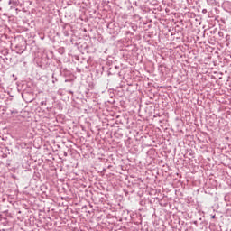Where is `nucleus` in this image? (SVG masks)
<instances>
[{
  "label": "nucleus",
  "mask_w": 231,
  "mask_h": 231,
  "mask_svg": "<svg viewBox=\"0 0 231 231\" xmlns=\"http://www.w3.org/2000/svg\"><path fill=\"white\" fill-rule=\"evenodd\" d=\"M207 3L209 6H217V2L216 0H207Z\"/></svg>",
  "instance_id": "obj_1"
},
{
  "label": "nucleus",
  "mask_w": 231,
  "mask_h": 231,
  "mask_svg": "<svg viewBox=\"0 0 231 231\" xmlns=\"http://www.w3.org/2000/svg\"><path fill=\"white\" fill-rule=\"evenodd\" d=\"M46 102H47V100L45 99V100H43V101H42L41 102V106H46Z\"/></svg>",
  "instance_id": "obj_2"
},
{
  "label": "nucleus",
  "mask_w": 231,
  "mask_h": 231,
  "mask_svg": "<svg viewBox=\"0 0 231 231\" xmlns=\"http://www.w3.org/2000/svg\"><path fill=\"white\" fill-rule=\"evenodd\" d=\"M202 14H207V9H203Z\"/></svg>",
  "instance_id": "obj_3"
},
{
  "label": "nucleus",
  "mask_w": 231,
  "mask_h": 231,
  "mask_svg": "<svg viewBox=\"0 0 231 231\" xmlns=\"http://www.w3.org/2000/svg\"><path fill=\"white\" fill-rule=\"evenodd\" d=\"M226 40L230 39V35H226Z\"/></svg>",
  "instance_id": "obj_4"
},
{
  "label": "nucleus",
  "mask_w": 231,
  "mask_h": 231,
  "mask_svg": "<svg viewBox=\"0 0 231 231\" xmlns=\"http://www.w3.org/2000/svg\"><path fill=\"white\" fill-rule=\"evenodd\" d=\"M26 102H33V99L26 100Z\"/></svg>",
  "instance_id": "obj_5"
},
{
  "label": "nucleus",
  "mask_w": 231,
  "mask_h": 231,
  "mask_svg": "<svg viewBox=\"0 0 231 231\" xmlns=\"http://www.w3.org/2000/svg\"><path fill=\"white\" fill-rule=\"evenodd\" d=\"M211 217L212 219H216V215H213Z\"/></svg>",
  "instance_id": "obj_6"
},
{
  "label": "nucleus",
  "mask_w": 231,
  "mask_h": 231,
  "mask_svg": "<svg viewBox=\"0 0 231 231\" xmlns=\"http://www.w3.org/2000/svg\"><path fill=\"white\" fill-rule=\"evenodd\" d=\"M194 225H198V221H195V222H194Z\"/></svg>",
  "instance_id": "obj_7"
},
{
  "label": "nucleus",
  "mask_w": 231,
  "mask_h": 231,
  "mask_svg": "<svg viewBox=\"0 0 231 231\" xmlns=\"http://www.w3.org/2000/svg\"><path fill=\"white\" fill-rule=\"evenodd\" d=\"M69 93H70L71 95H73V91H69Z\"/></svg>",
  "instance_id": "obj_8"
},
{
  "label": "nucleus",
  "mask_w": 231,
  "mask_h": 231,
  "mask_svg": "<svg viewBox=\"0 0 231 231\" xmlns=\"http://www.w3.org/2000/svg\"><path fill=\"white\" fill-rule=\"evenodd\" d=\"M23 98H24V95H22Z\"/></svg>",
  "instance_id": "obj_9"
}]
</instances>
